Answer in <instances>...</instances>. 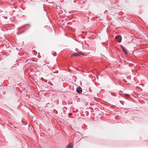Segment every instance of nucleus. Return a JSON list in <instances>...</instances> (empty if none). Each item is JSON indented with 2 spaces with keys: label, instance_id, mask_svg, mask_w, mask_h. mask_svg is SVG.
Wrapping results in <instances>:
<instances>
[{
  "label": "nucleus",
  "instance_id": "3",
  "mask_svg": "<svg viewBox=\"0 0 148 148\" xmlns=\"http://www.w3.org/2000/svg\"><path fill=\"white\" fill-rule=\"evenodd\" d=\"M76 91L77 93H81L82 92V88L80 87H78L76 89Z\"/></svg>",
  "mask_w": 148,
  "mask_h": 148
},
{
  "label": "nucleus",
  "instance_id": "5",
  "mask_svg": "<svg viewBox=\"0 0 148 148\" xmlns=\"http://www.w3.org/2000/svg\"><path fill=\"white\" fill-rule=\"evenodd\" d=\"M123 50L125 54H127V51L125 49V48H123Z\"/></svg>",
  "mask_w": 148,
  "mask_h": 148
},
{
  "label": "nucleus",
  "instance_id": "1",
  "mask_svg": "<svg viewBox=\"0 0 148 148\" xmlns=\"http://www.w3.org/2000/svg\"><path fill=\"white\" fill-rule=\"evenodd\" d=\"M79 55H82V56H84V54L82 52H79L78 53H75L74 54H73L72 55V56H79Z\"/></svg>",
  "mask_w": 148,
  "mask_h": 148
},
{
  "label": "nucleus",
  "instance_id": "4",
  "mask_svg": "<svg viewBox=\"0 0 148 148\" xmlns=\"http://www.w3.org/2000/svg\"><path fill=\"white\" fill-rule=\"evenodd\" d=\"M73 147V145L72 143L69 144L66 147V148H72Z\"/></svg>",
  "mask_w": 148,
  "mask_h": 148
},
{
  "label": "nucleus",
  "instance_id": "6",
  "mask_svg": "<svg viewBox=\"0 0 148 148\" xmlns=\"http://www.w3.org/2000/svg\"><path fill=\"white\" fill-rule=\"evenodd\" d=\"M121 46L122 49H123V48H124V47L122 45H121Z\"/></svg>",
  "mask_w": 148,
  "mask_h": 148
},
{
  "label": "nucleus",
  "instance_id": "2",
  "mask_svg": "<svg viewBox=\"0 0 148 148\" xmlns=\"http://www.w3.org/2000/svg\"><path fill=\"white\" fill-rule=\"evenodd\" d=\"M115 38L117 40V41L119 42H120L122 40L121 36L120 35L116 36Z\"/></svg>",
  "mask_w": 148,
  "mask_h": 148
}]
</instances>
